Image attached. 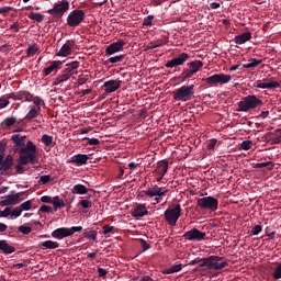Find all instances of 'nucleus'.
Masks as SVG:
<instances>
[{
  "instance_id": "nucleus-7",
  "label": "nucleus",
  "mask_w": 281,
  "mask_h": 281,
  "mask_svg": "<svg viewBox=\"0 0 281 281\" xmlns=\"http://www.w3.org/2000/svg\"><path fill=\"white\" fill-rule=\"evenodd\" d=\"M203 80L206 85H210V87H218V85H227L232 82V75L215 74Z\"/></svg>"
},
{
  "instance_id": "nucleus-53",
  "label": "nucleus",
  "mask_w": 281,
  "mask_h": 281,
  "mask_svg": "<svg viewBox=\"0 0 281 281\" xmlns=\"http://www.w3.org/2000/svg\"><path fill=\"white\" fill-rule=\"evenodd\" d=\"M153 19H155V15H148L144 18L143 25L150 27L153 25Z\"/></svg>"
},
{
  "instance_id": "nucleus-25",
  "label": "nucleus",
  "mask_w": 281,
  "mask_h": 281,
  "mask_svg": "<svg viewBox=\"0 0 281 281\" xmlns=\"http://www.w3.org/2000/svg\"><path fill=\"white\" fill-rule=\"evenodd\" d=\"M148 210L146 209L145 204H138L133 211L132 216L133 218H143V216H147Z\"/></svg>"
},
{
  "instance_id": "nucleus-26",
  "label": "nucleus",
  "mask_w": 281,
  "mask_h": 281,
  "mask_svg": "<svg viewBox=\"0 0 281 281\" xmlns=\"http://www.w3.org/2000/svg\"><path fill=\"white\" fill-rule=\"evenodd\" d=\"M233 41L236 43V45H245L247 41H251V32H245L236 35Z\"/></svg>"
},
{
  "instance_id": "nucleus-42",
  "label": "nucleus",
  "mask_w": 281,
  "mask_h": 281,
  "mask_svg": "<svg viewBox=\"0 0 281 281\" xmlns=\"http://www.w3.org/2000/svg\"><path fill=\"white\" fill-rule=\"evenodd\" d=\"M36 52H38V45L33 44L27 47L26 55L29 56V58H32V56H34Z\"/></svg>"
},
{
  "instance_id": "nucleus-43",
  "label": "nucleus",
  "mask_w": 281,
  "mask_h": 281,
  "mask_svg": "<svg viewBox=\"0 0 281 281\" xmlns=\"http://www.w3.org/2000/svg\"><path fill=\"white\" fill-rule=\"evenodd\" d=\"M102 234H104V236H106L108 234H115V226H111V225H104L102 227Z\"/></svg>"
},
{
  "instance_id": "nucleus-27",
  "label": "nucleus",
  "mask_w": 281,
  "mask_h": 281,
  "mask_svg": "<svg viewBox=\"0 0 281 281\" xmlns=\"http://www.w3.org/2000/svg\"><path fill=\"white\" fill-rule=\"evenodd\" d=\"M0 251L8 256L10 254H14V251H16V248L10 246V244H8L5 239H0Z\"/></svg>"
},
{
  "instance_id": "nucleus-38",
  "label": "nucleus",
  "mask_w": 281,
  "mask_h": 281,
  "mask_svg": "<svg viewBox=\"0 0 281 281\" xmlns=\"http://www.w3.org/2000/svg\"><path fill=\"white\" fill-rule=\"evenodd\" d=\"M181 269H183V265L179 263L165 269L164 273H166L167 276H170L171 273H179Z\"/></svg>"
},
{
  "instance_id": "nucleus-62",
  "label": "nucleus",
  "mask_w": 281,
  "mask_h": 281,
  "mask_svg": "<svg viewBox=\"0 0 281 281\" xmlns=\"http://www.w3.org/2000/svg\"><path fill=\"white\" fill-rule=\"evenodd\" d=\"M10 105V101L8 99L0 98V110L5 109Z\"/></svg>"
},
{
  "instance_id": "nucleus-36",
  "label": "nucleus",
  "mask_w": 281,
  "mask_h": 281,
  "mask_svg": "<svg viewBox=\"0 0 281 281\" xmlns=\"http://www.w3.org/2000/svg\"><path fill=\"white\" fill-rule=\"evenodd\" d=\"M40 113L41 108L36 109L34 105H32L29 113L25 115V120H34L35 117H38Z\"/></svg>"
},
{
  "instance_id": "nucleus-56",
  "label": "nucleus",
  "mask_w": 281,
  "mask_h": 281,
  "mask_svg": "<svg viewBox=\"0 0 281 281\" xmlns=\"http://www.w3.org/2000/svg\"><path fill=\"white\" fill-rule=\"evenodd\" d=\"M40 211L44 212L46 214H53L54 213V209L52 206H49V205H42L40 207Z\"/></svg>"
},
{
  "instance_id": "nucleus-39",
  "label": "nucleus",
  "mask_w": 281,
  "mask_h": 281,
  "mask_svg": "<svg viewBox=\"0 0 281 281\" xmlns=\"http://www.w3.org/2000/svg\"><path fill=\"white\" fill-rule=\"evenodd\" d=\"M16 124V117L11 116L3 120L1 123V126H5V128H11V126H14Z\"/></svg>"
},
{
  "instance_id": "nucleus-23",
  "label": "nucleus",
  "mask_w": 281,
  "mask_h": 281,
  "mask_svg": "<svg viewBox=\"0 0 281 281\" xmlns=\"http://www.w3.org/2000/svg\"><path fill=\"white\" fill-rule=\"evenodd\" d=\"M75 47L76 42L74 40H69L61 46L57 56H69Z\"/></svg>"
},
{
  "instance_id": "nucleus-59",
  "label": "nucleus",
  "mask_w": 281,
  "mask_h": 281,
  "mask_svg": "<svg viewBox=\"0 0 281 281\" xmlns=\"http://www.w3.org/2000/svg\"><path fill=\"white\" fill-rule=\"evenodd\" d=\"M139 243H140V247H142L143 251H148V249H150V244H148L147 240L139 239Z\"/></svg>"
},
{
  "instance_id": "nucleus-1",
  "label": "nucleus",
  "mask_w": 281,
  "mask_h": 281,
  "mask_svg": "<svg viewBox=\"0 0 281 281\" xmlns=\"http://www.w3.org/2000/svg\"><path fill=\"white\" fill-rule=\"evenodd\" d=\"M27 136H21V134H13L11 142H13V151L20 155V161L22 164H36V145L29 140L26 144Z\"/></svg>"
},
{
  "instance_id": "nucleus-6",
  "label": "nucleus",
  "mask_w": 281,
  "mask_h": 281,
  "mask_svg": "<svg viewBox=\"0 0 281 281\" xmlns=\"http://www.w3.org/2000/svg\"><path fill=\"white\" fill-rule=\"evenodd\" d=\"M82 232V226H72L70 228L60 227L55 229L52 233L53 238H57L58 240H63V238H67L69 236H74L76 233Z\"/></svg>"
},
{
  "instance_id": "nucleus-3",
  "label": "nucleus",
  "mask_w": 281,
  "mask_h": 281,
  "mask_svg": "<svg viewBox=\"0 0 281 281\" xmlns=\"http://www.w3.org/2000/svg\"><path fill=\"white\" fill-rule=\"evenodd\" d=\"M176 102H190L194 100V85H184L172 92Z\"/></svg>"
},
{
  "instance_id": "nucleus-34",
  "label": "nucleus",
  "mask_w": 281,
  "mask_h": 281,
  "mask_svg": "<svg viewBox=\"0 0 281 281\" xmlns=\"http://www.w3.org/2000/svg\"><path fill=\"white\" fill-rule=\"evenodd\" d=\"M65 200L60 199V196H54L53 198V206H54V211L58 212V210L65 207Z\"/></svg>"
},
{
  "instance_id": "nucleus-50",
  "label": "nucleus",
  "mask_w": 281,
  "mask_h": 281,
  "mask_svg": "<svg viewBox=\"0 0 281 281\" xmlns=\"http://www.w3.org/2000/svg\"><path fill=\"white\" fill-rule=\"evenodd\" d=\"M20 210H22V212H27L30 210H32V201H26V202H23L21 205H20Z\"/></svg>"
},
{
  "instance_id": "nucleus-12",
  "label": "nucleus",
  "mask_w": 281,
  "mask_h": 281,
  "mask_svg": "<svg viewBox=\"0 0 281 281\" xmlns=\"http://www.w3.org/2000/svg\"><path fill=\"white\" fill-rule=\"evenodd\" d=\"M12 195H7L3 198V200L0 202V204L3 207H8L10 205H15V203H19L21 201V196L25 194V192H19L14 194V191H11Z\"/></svg>"
},
{
  "instance_id": "nucleus-13",
  "label": "nucleus",
  "mask_w": 281,
  "mask_h": 281,
  "mask_svg": "<svg viewBox=\"0 0 281 281\" xmlns=\"http://www.w3.org/2000/svg\"><path fill=\"white\" fill-rule=\"evenodd\" d=\"M124 45L126 42L119 40L117 42H113L105 48V56H113V54H117L124 50Z\"/></svg>"
},
{
  "instance_id": "nucleus-18",
  "label": "nucleus",
  "mask_w": 281,
  "mask_h": 281,
  "mask_svg": "<svg viewBox=\"0 0 281 281\" xmlns=\"http://www.w3.org/2000/svg\"><path fill=\"white\" fill-rule=\"evenodd\" d=\"M13 166H14V157H12V155L5 156V158L2 160V164L0 165V175L2 177L8 175V171L12 170Z\"/></svg>"
},
{
  "instance_id": "nucleus-30",
  "label": "nucleus",
  "mask_w": 281,
  "mask_h": 281,
  "mask_svg": "<svg viewBox=\"0 0 281 281\" xmlns=\"http://www.w3.org/2000/svg\"><path fill=\"white\" fill-rule=\"evenodd\" d=\"M61 67H63V61H60V60L53 61L50 64V66H48L44 69V76H49V74H52V71H55V69H60Z\"/></svg>"
},
{
  "instance_id": "nucleus-64",
  "label": "nucleus",
  "mask_w": 281,
  "mask_h": 281,
  "mask_svg": "<svg viewBox=\"0 0 281 281\" xmlns=\"http://www.w3.org/2000/svg\"><path fill=\"white\" fill-rule=\"evenodd\" d=\"M33 102H34L36 109H41V104H44L43 100L40 99L38 97H35L33 99Z\"/></svg>"
},
{
  "instance_id": "nucleus-58",
  "label": "nucleus",
  "mask_w": 281,
  "mask_h": 281,
  "mask_svg": "<svg viewBox=\"0 0 281 281\" xmlns=\"http://www.w3.org/2000/svg\"><path fill=\"white\" fill-rule=\"evenodd\" d=\"M83 139H86V142H88L89 146H98L100 144V139H98V138L86 137Z\"/></svg>"
},
{
  "instance_id": "nucleus-32",
  "label": "nucleus",
  "mask_w": 281,
  "mask_h": 281,
  "mask_svg": "<svg viewBox=\"0 0 281 281\" xmlns=\"http://www.w3.org/2000/svg\"><path fill=\"white\" fill-rule=\"evenodd\" d=\"M124 58L126 55H117L114 57H110L108 60L103 61L104 65H117V63H124Z\"/></svg>"
},
{
  "instance_id": "nucleus-31",
  "label": "nucleus",
  "mask_w": 281,
  "mask_h": 281,
  "mask_svg": "<svg viewBox=\"0 0 281 281\" xmlns=\"http://www.w3.org/2000/svg\"><path fill=\"white\" fill-rule=\"evenodd\" d=\"M42 144H44L46 147L54 148L56 146V143L54 142V136H50L48 134H44L41 139Z\"/></svg>"
},
{
  "instance_id": "nucleus-33",
  "label": "nucleus",
  "mask_w": 281,
  "mask_h": 281,
  "mask_svg": "<svg viewBox=\"0 0 281 281\" xmlns=\"http://www.w3.org/2000/svg\"><path fill=\"white\" fill-rule=\"evenodd\" d=\"M40 247H44V249H58V247H60V244L54 240H46V241H42L40 244Z\"/></svg>"
},
{
  "instance_id": "nucleus-29",
  "label": "nucleus",
  "mask_w": 281,
  "mask_h": 281,
  "mask_svg": "<svg viewBox=\"0 0 281 281\" xmlns=\"http://www.w3.org/2000/svg\"><path fill=\"white\" fill-rule=\"evenodd\" d=\"M187 66L190 68V70L193 74H199V71H201V69H203V61L193 60V61L188 63Z\"/></svg>"
},
{
  "instance_id": "nucleus-20",
  "label": "nucleus",
  "mask_w": 281,
  "mask_h": 281,
  "mask_svg": "<svg viewBox=\"0 0 281 281\" xmlns=\"http://www.w3.org/2000/svg\"><path fill=\"white\" fill-rule=\"evenodd\" d=\"M34 95L30 91H19L9 94L11 100H21L22 102H32Z\"/></svg>"
},
{
  "instance_id": "nucleus-40",
  "label": "nucleus",
  "mask_w": 281,
  "mask_h": 281,
  "mask_svg": "<svg viewBox=\"0 0 281 281\" xmlns=\"http://www.w3.org/2000/svg\"><path fill=\"white\" fill-rule=\"evenodd\" d=\"M29 19H32V21H36V23H43L45 15L36 12H31L29 13Z\"/></svg>"
},
{
  "instance_id": "nucleus-54",
  "label": "nucleus",
  "mask_w": 281,
  "mask_h": 281,
  "mask_svg": "<svg viewBox=\"0 0 281 281\" xmlns=\"http://www.w3.org/2000/svg\"><path fill=\"white\" fill-rule=\"evenodd\" d=\"M80 67V63L78 61H71L70 64H67V68L70 70V74H74V69H78Z\"/></svg>"
},
{
  "instance_id": "nucleus-46",
  "label": "nucleus",
  "mask_w": 281,
  "mask_h": 281,
  "mask_svg": "<svg viewBox=\"0 0 281 281\" xmlns=\"http://www.w3.org/2000/svg\"><path fill=\"white\" fill-rule=\"evenodd\" d=\"M251 146H254V142H251V140H244L240 144V149L241 150H251Z\"/></svg>"
},
{
  "instance_id": "nucleus-48",
  "label": "nucleus",
  "mask_w": 281,
  "mask_h": 281,
  "mask_svg": "<svg viewBox=\"0 0 281 281\" xmlns=\"http://www.w3.org/2000/svg\"><path fill=\"white\" fill-rule=\"evenodd\" d=\"M19 232H21V234H24V236H27L29 234H32V227L21 225L19 226Z\"/></svg>"
},
{
  "instance_id": "nucleus-52",
  "label": "nucleus",
  "mask_w": 281,
  "mask_h": 281,
  "mask_svg": "<svg viewBox=\"0 0 281 281\" xmlns=\"http://www.w3.org/2000/svg\"><path fill=\"white\" fill-rule=\"evenodd\" d=\"M273 278L274 280H280L281 279V262H279L274 269L273 272Z\"/></svg>"
},
{
  "instance_id": "nucleus-9",
  "label": "nucleus",
  "mask_w": 281,
  "mask_h": 281,
  "mask_svg": "<svg viewBox=\"0 0 281 281\" xmlns=\"http://www.w3.org/2000/svg\"><path fill=\"white\" fill-rule=\"evenodd\" d=\"M196 204L201 210H211V212H216L218 210V200L214 196H204L198 199Z\"/></svg>"
},
{
  "instance_id": "nucleus-61",
  "label": "nucleus",
  "mask_w": 281,
  "mask_h": 281,
  "mask_svg": "<svg viewBox=\"0 0 281 281\" xmlns=\"http://www.w3.org/2000/svg\"><path fill=\"white\" fill-rule=\"evenodd\" d=\"M260 232H262V226H261V225H256V226L251 229L252 236H258V234H260Z\"/></svg>"
},
{
  "instance_id": "nucleus-47",
  "label": "nucleus",
  "mask_w": 281,
  "mask_h": 281,
  "mask_svg": "<svg viewBox=\"0 0 281 281\" xmlns=\"http://www.w3.org/2000/svg\"><path fill=\"white\" fill-rule=\"evenodd\" d=\"M79 205L83 209V210H89V207H92L93 202L89 201V200H81L79 201Z\"/></svg>"
},
{
  "instance_id": "nucleus-11",
  "label": "nucleus",
  "mask_w": 281,
  "mask_h": 281,
  "mask_svg": "<svg viewBox=\"0 0 281 281\" xmlns=\"http://www.w3.org/2000/svg\"><path fill=\"white\" fill-rule=\"evenodd\" d=\"M190 60V55L188 53H181L178 56L173 57L172 59L168 60L165 64V67L167 69H172L175 67H181L182 65H186Z\"/></svg>"
},
{
  "instance_id": "nucleus-63",
  "label": "nucleus",
  "mask_w": 281,
  "mask_h": 281,
  "mask_svg": "<svg viewBox=\"0 0 281 281\" xmlns=\"http://www.w3.org/2000/svg\"><path fill=\"white\" fill-rule=\"evenodd\" d=\"M41 201H42V203H50L52 205L54 203V199H52V196H49V195L42 196Z\"/></svg>"
},
{
  "instance_id": "nucleus-19",
  "label": "nucleus",
  "mask_w": 281,
  "mask_h": 281,
  "mask_svg": "<svg viewBox=\"0 0 281 281\" xmlns=\"http://www.w3.org/2000/svg\"><path fill=\"white\" fill-rule=\"evenodd\" d=\"M263 142H270L273 144H281V128L274 130L273 132H268L262 137Z\"/></svg>"
},
{
  "instance_id": "nucleus-55",
  "label": "nucleus",
  "mask_w": 281,
  "mask_h": 281,
  "mask_svg": "<svg viewBox=\"0 0 281 281\" xmlns=\"http://www.w3.org/2000/svg\"><path fill=\"white\" fill-rule=\"evenodd\" d=\"M217 142L218 140L216 138L210 139L206 144V148H209V150H214V148H216Z\"/></svg>"
},
{
  "instance_id": "nucleus-17",
  "label": "nucleus",
  "mask_w": 281,
  "mask_h": 281,
  "mask_svg": "<svg viewBox=\"0 0 281 281\" xmlns=\"http://www.w3.org/2000/svg\"><path fill=\"white\" fill-rule=\"evenodd\" d=\"M166 172H168V160L164 159L161 161H158L154 173L156 175L157 181H161L164 177L166 176Z\"/></svg>"
},
{
  "instance_id": "nucleus-15",
  "label": "nucleus",
  "mask_w": 281,
  "mask_h": 281,
  "mask_svg": "<svg viewBox=\"0 0 281 281\" xmlns=\"http://www.w3.org/2000/svg\"><path fill=\"white\" fill-rule=\"evenodd\" d=\"M252 87H255L256 89H279L280 82L269 81L268 78H265L263 80L255 81Z\"/></svg>"
},
{
  "instance_id": "nucleus-4",
  "label": "nucleus",
  "mask_w": 281,
  "mask_h": 281,
  "mask_svg": "<svg viewBox=\"0 0 281 281\" xmlns=\"http://www.w3.org/2000/svg\"><path fill=\"white\" fill-rule=\"evenodd\" d=\"M229 262L225 257L210 256L209 258H203V262L200 267H207V269H214V271H221L228 267Z\"/></svg>"
},
{
  "instance_id": "nucleus-14",
  "label": "nucleus",
  "mask_w": 281,
  "mask_h": 281,
  "mask_svg": "<svg viewBox=\"0 0 281 281\" xmlns=\"http://www.w3.org/2000/svg\"><path fill=\"white\" fill-rule=\"evenodd\" d=\"M168 190L166 188H161L157 184H154L148 188V190L143 191V194H146V196H150V199H153L154 196H166Z\"/></svg>"
},
{
  "instance_id": "nucleus-16",
  "label": "nucleus",
  "mask_w": 281,
  "mask_h": 281,
  "mask_svg": "<svg viewBox=\"0 0 281 281\" xmlns=\"http://www.w3.org/2000/svg\"><path fill=\"white\" fill-rule=\"evenodd\" d=\"M205 236L206 234L199 231V228H192L189 232L184 233L183 238H186V240L201 241L205 240Z\"/></svg>"
},
{
  "instance_id": "nucleus-5",
  "label": "nucleus",
  "mask_w": 281,
  "mask_h": 281,
  "mask_svg": "<svg viewBox=\"0 0 281 281\" xmlns=\"http://www.w3.org/2000/svg\"><path fill=\"white\" fill-rule=\"evenodd\" d=\"M165 221L171 227L177 225V221H179L181 216V204H172L170 205L164 213Z\"/></svg>"
},
{
  "instance_id": "nucleus-60",
  "label": "nucleus",
  "mask_w": 281,
  "mask_h": 281,
  "mask_svg": "<svg viewBox=\"0 0 281 281\" xmlns=\"http://www.w3.org/2000/svg\"><path fill=\"white\" fill-rule=\"evenodd\" d=\"M266 236H269L271 240H276V231H271L269 227L266 228Z\"/></svg>"
},
{
  "instance_id": "nucleus-2",
  "label": "nucleus",
  "mask_w": 281,
  "mask_h": 281,
  "mask_svg": "<svg viewBox=\"0 0 281 281\" xmlns=\"http://www.w3.org/2000/svg\"><path fill=\"white\" fill-rule=\"evenodd\" d=\"M262 104H265L262 100L254 94H249L237 103V111L238 113H249V111H254V109H258V106H262Z\"/></svg>"
},
{
  "instance_id": "nucleus-51",
  "label": "nucleus",
  "mask_w": 281,
  "mask_h": 281,
  "mask_svg": "<svg viewBox=\"0 0 281 281\" xmlns=\"http://www.w3.org/2000/svg\"><path fill=\"white\" fill-rule=\"evenodd\" d=\"M23 166H27V164H23L22 161H21V156L18 158V165L15 166V170H16V172L19 173V175H22V172H23Z\"/></svg>"
},
{
  "instance_id": "nucleus-57",
  "label": "nucleus",
  "mask_w": 281,
  "mask_h": 281,
  "mask_svg": "<svg viewBox=\"0 0 281 281\" xmlns=\"http://www.w3.org/2000/svg\"><path fill=\"white\" fill-rule=\"evenodd\" d=\"M49 181H52V176L49 175L40 177V183H42L43 186H45L46 183H49Z\"/></svg>"
},
{
  "instance_id": "nucleus-41",
  "label": "nucleus",
  "mask_w": 281,
  "mask_h": 281,
  "mask_svg": "<svg viewBox=\"0 0 281 281\" xmlns=\"http://www.w3.org/2000/svg\"><path fill=\"white\" fill-rule=\"evenodd\" d=\"M161 45H166V42H164V40H157L156 42H150L147 49H157V47H161Z\"/></svg>"
},
{
  "instance_id": "nucleus-49",
  "label": "nucleus",
  "mask_w": 281,
  "mask_h": 281,
  "mask_svg": "<svg viewBox=\"0 0 281 281\" xmlns=\"http://www.w3.org/2000/svg\"><path fill=\"white\" fill-rule=\"evenodd\" d=\"M23 213V210L21 207L10 209V216H14V218H19L21 214Z\"/></svg>"
},
{
  "instance_id": "nucleus-44",
  "label": "nucleus",
  "mask_w": 281,
  "mask_h": 281,
  "mask_svg": "<svg viewBox=\"0 0 281 281\" xmlns=\"http://www.w3.org/2000/svg\"><path fill=\"white\" fill-rule=\"evenodd\" d=\"M85 238H90V240H95L98 238V232L97 231H88L83 233Z\"/></svg>"
},
{
  "instance_id": "nucleus-21",
  "label": "nucleus",
  "mask_w": 281,
  "mask_h": 281,
  "mask_svg": "<svg viewBox=\"0 0 281 281\" xmlns=\"http://www.w3.org/2000/svg\"><path fill=\"white\" fill-rule=\"evenodd\" d=\"M89 161V155L87 154H77L67 160V164H75L76 166H87Z\"/></svg>"
},
{
  "instance_id": "nucleus-45",
  "label": "nucleus",
  "mask_w": 281,
  "mask_h": 281,
  "mask_svg": "<svg viewBox=\"0 0 281 281\" xmlns=\"http://www.w3.org/2000/svg\"><path fill=\"white\" fill-rule=\"evenodd\" d=\"M254 168H268L269 170H273V165L271 164V161L258 162L254 166Z\"/></svg>"
},
{
  "instance_id": "nucleus-35",
  "label": "nucleus",
  "mask_w": 281,
  "mask_h": 281,
  "mask_svg": "<svg viewBox=\"0 0 281 281\" xmlns=\"http://www.w3.org/2000/svg\"><path fill=\"white\" fill-rule=\"evenodd\" d=\"M258 65H262L261 59L250 58L248 64L243 66L244 69H256Z\"/></svg>"
},
{
  "instance_id": "nucleus-24",
  "label": "nucleus",
  "mask_w": 281,
  "mask_h": 281,
  "mask_svg": "<svg viewBox=\"0 0 281 281\" xmlns=\"http://www.w3.org/2000/svg\"><path fill=\"white\" fill-rule=\"evenodd\" d=\"M74 76V72H71L70 69H65L59 76L56 77L53 81L54 87H58V85H61V82H67Z\"/></svg>"
},
{
  "instance_id": "nucleus-10",
  "label": "nucleus",
  "mask_w": 281,
  "mask_h": 281,
  "mask_svg": "<svg viewBox=\"0 0 281 281\" xmlns=\"http://www.w3.org/2000/svg\"><path fill=\"white\" fill-rule=\"evenodd\" d=\"M82 21H85V11L74 10L68 14L67 25L69 27H78Z\"/></svg>"
},
{
  "instance_id": "nucleus-8",
  "label": "nucleus",
  "mask_w": 281,
  "mask_h": 281,
  "mask_svg": "<svg viewBox=\"0 0 281 281\" xmlns=\"http://www.w3.org/2000/svg\"><path fill=\"white\" fill-rule=\"evenodd\" d=\"M69 10V2L67 0L58 1L54 4L53 9L47 13L54 16V19H61V16Z\"/></svg>"
},
{
  "instance_id": "nucleus-37",
  "label": "nucleus",
  "mask_w": 281,
  "mask_h": 281,
  "mask_svg": "<svg viewBox=\"0 0 281 281\" xmlns=\"http://www.w3.org/2000/svg\"><path fill=\"white\" fill-rule=\"evenodd\" d=\"M89 189L85 187V184H75L72 188V194H87Z\"/></svg>"
},
{
  "instance_id": "nucleus-22",
  "label": "nucleus",
  "mask_w": 281,
  "mask_h": 281,
  "mask_svg": "<svg viewBox=\"0 0 281 281\" xmlns=\"http://www.w3.org/2000/svg\"><path fill=\"white\" fill-rule=\"evenodd\" d=\"M122 87V81L121 80H108L103 83V89L105 93H114V91H117Z\"/></svg>"
},
{
  "instance_id": "nucleus-28",
  "label": "nucleus",
  "mask_w": 281,
  "mask_h": 281,
  "mask_svg": "<svg viewBox=\"0 0 281 281\" xmlns=\"http://www.w3.org/2000/svg\"><path fill=\"white\" fill-rule=\"evenodd\" d=\"M192 76H194V72L188 67L182 69V72L177 77V79L180 82H186V80H190Z\"/></svg>"
}]
</instances>
